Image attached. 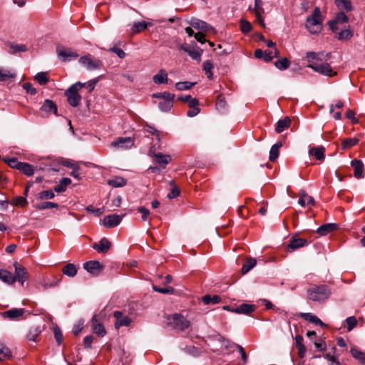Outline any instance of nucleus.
<instances>
[{"mask_svg":"<svg viewBox=\"0 0 365 365\" xmlns=\"http://www.w3.org/2000/svg\"><path fill=\"white\" fill-rule=\"evenodd\" d=\"M279 55V50L274 47V51H265L264 53V58L263 59L266 62H270L274 57H278Z\"/></svg>","mask_w":365,"mask_h":365,"instance_id":"3c124183","label":"nucleus"},{"mask_svg":"<svg viewBox=\"0 0 365 365\" xmlns=\"http://www.w3.org/2000/svg\"><path fill=\"white\" fill-rule=\"evenodd\" d=\"M149 155L153 158L155 162L163 168H165V166L172 160V158L170 155H164L162 153H155L153 148L149 150Z\"/></svg>","mask_w":365,"mask_h":365,"instance_id":"9d476101","label":"nucleus"},{"mask_svg":"<svg viewBox=\"0 0 365 365\" xmlns=\"http://www.w3.org/2000/svg\"><path fill=\"white\" fill-rule=\"evenodd\" d=\"M325 148L323 146L314 147L309 149V154L314 156L318 160H324L325 158Z\"/></svg>","mask_w":365,"mask_h":365,"instance_id":"bb28decb","label":"nucleus"},{"mask_svg":"<svg viewBox=\"0 0 365 365\" xmlns=\"http://www.w3.org/2000/svg\"><path fill=\"white\" fill-rule=\"evenodd\" d=\"M195 84V83H190L188 81L178 82L175 84V88L178 91H185L190 89Z\"/></svg>","mask_w":365,"mask_h":365,"instance_id":"bf43d9fd","label":"nucleus"},{"mask_svg":"<svg viewBox=\"0 0 365 365\" xmlns=\"http://www.w3.org/2000/svg\"><path fill=\"white\" fill-rule=\"evenodd\" d=\"M153 80L156 84L167 83L168 81V73L165 69H160L157 74H155Z\"/></svg>","mask_w":365,"mask_h":365,"instance_id":"473e14b6","label":"nucleus"},{"mask_svg":"<svg viewBox=\"0 0 365 365\" xmlns=\"http://www.w3.org/2000/svg\"><path fill=\"white\" fill-rule=\"evenodd\" d=\"M40 331L37 329H31L26 335V339L31 341H36Z\"/></svg>","mask_w":365,"mask_h":365,"instance_id":"0e129e2a","label":"nucleus"},{"mask_svg":"<svg viewBox=\"0 0 365 365\" xmlns=\"http://www.w3.org/2000/svg\"><path fill=\"white\" fill-rule=\"evenodd\" d=\"M56 52L61 61L64 62L70 61L71 58H76L78 56V53L74 52L71 48L63 46L57 47Z\"/></svg>","mask_w":365,"mask_h":365,"instance_id":"f8f14e48","label":"nucleus"},{"mask_svg":"<svg viewBox=\"0 0 365 365\" xmlns=\"http://www.w3.org/2000/svg\"><path fill=\"white\" fill-rule=\"evenodd\" d=\"M14 266L15 267V275L14 277L16 278V281L21 283V285H24V282H26L29 277L28 272L24 267L17 262H15Z\"/></svg>","mask_w":365,"mask_h":365,"instance_id":"9b49d317","label":"nucleus"},{"mask_svg":"<svg viewBox=\"0 0 365 365\" xmlns=\"http://www.w3.org/2000/svg\"><path fill=\"white\" fill-rule=\"evenodd\" d=\"M339 225L336 223H327L321 225L317 230V232L320 236H324L329 233L338 230Z\"/></svg>","mask_w":365,"mask_h":365,"instance_id":"4be33fe9","label":"nucleus"},{"mask_svg":"<svg viewBox=\"0 0 365 365\" xmlns=\"http://www.w3.org/2000/svg\"><path fill=\"white\" fill-rule=\"evenodd\" d=\"M55 197L53 191L51 190H43L38 194V198L41 200L46 199H53Z\"/></svg>","mask_w":365,"mask_h":365,"instance_id":"4d7b16f0","label":"nucleus"},{"mask_svg":"<svg viewBox=\"0 0 365 365\" xmlns=\"http://www.w3.org/2000/svg\"><path fill=\"white\" fill-rule=\"evenodd\" d=\"M240 30L242 33L247 34L252 30V25L249 21L242 19V20H240Z\"/></svg>","mask_w":365,"mask_h":365,"instance_id":"e2e57ef3","label":"nucleus"},{"mask_svg":"<svg viewBox=\"0 0 365 365\" xmlns=\"http://www.w3.org/2000/svg\"><path fill=\"white\" fill-rule=\"evenodd\" d=\"M91 326L92 331L99 336L103 337L106 334V330L97 315L93 316L91 320Z\"/></svg>","mask_w":365,"mask_h":365,"instance_id":"4468645a","label":"nucleus"},{"mask_svg":"<svg viewBox=\"0 0 365 365\" xmlns=\"http://www.w3.org/2000/svg\"><path fill=\"white\" fill-rule=\"evenodd\" d=\"M323 18L319 7H315L312 14L307 17L305 26L312 34H318L322 31Z\"/></svg>","mask_w":365,"mask_h":365,"instance_id":"f03ea898","label":"nucleus"},{"mask_svg":"<svg viewBox=\"0 0 365 365\" xmlns=\"http://www.w3.org/2000/svg\"><path fill=\"white\" fill-rule=\"evenodd\" d=\"M114 317L116 319L115 327L118 329L120 327H128L131 322V319L127 316H123V313L120 311H115L113 313Z\"/></svg>","mask_w":365,"mask_h":365,"instance_id":"6ab92c4d","label":"nucleus"},{"mask_svg":"<svg viewBox=\"0 0 365 365\" xmlns=\"http://www.w3.org/2000/svg\"><path fill=\"white\" fill-rule=\"evenodd\" d=\"M191 25L197 29L207 31L211 28L206 22L201 20H196L191 22Z\"/></svg>","mask_w":365,"mask_h":365,"instance_id":"8fccbe9b","label":"nucleus"},{"mask_svg":"<svg viewBox=\"0 0 365 365\" xmlns=\"http://www.w3.org/2000/svg\"><path fill=\"white\" fill-rule=\"evenodd\" d=\"M0 279L9 284L16 282V278L12 273L5 269H0Z\"/></svg>","mask_w":365,"mask_h":365,"instance_id":"72a5a7b5","label":"nucleus"},{"mask_svg":"<svg viewBox=\"0 0 365 365\" xmlns=\"http://www.w3.org/2000/svg\"><path fill=\"white\" fill-rule=\"evenodd\" d=\"M299 316L304 319V320L313 323L315 325H319L321 327L324 326V324L321 321V319H319L317 316L312 314V313L301 312L299 314Z\"/></svg>","mask_w":365,"mask_h":365,"instance_id":"cd10ccee","label":"nucleus"},{"mask_svg":"<svg viewBox=\"0 0 365 365\" xmlns=\"http://www.w3.org/2000/svg\"><path fill=\"white\" fill-rule=\"evenodd\" d=\"M257 261L255 258H247L242 264V267L241 269V272L242 274H247L250 270H251L255 265H256Z\"/></svg>","mask_w":365,"mask_h":365,"instance_id":"f704fd0d","label":"nucleus"},{"mask_svg":"<svg viewBox=\"0 0 365 365\" xmlns=\"http://www.w3.org/2000/svg\"><path fill=\"white\" fill-rule=\"evenodd\" d=\"M62 272L68 277H73L77 274L76 266L74 264L68 263L63 267Z\"/></svg>","mask_w":365,"mask_h":365,"instance_id":"4c0bfd02","label":"nucleus"},{"mask_svg":"<svg viewBox=\"0 0 365 365\" xmlns=\"http://www.w3.org/2000/svg\"><path fill=\"white\" fill-rule=\"evenodd\" d=\"M11 357V352L10 349L3 343L0 342V361L8 360Z\"/></svg>","mask_w":365,"mask_h":365,"instance_id":"79ce46f5","label":"nucleus"},{"mask_svg":"<svg viewBox=\"0 0 365 365\" xmlns=\"http://www.w3.org/2000/svg\"><path fill=\"white\" fill-rule=\"evenodd\" d=\"M282 146V144L281 142H278L275 144H274L269 151V160L272 162H274L276 160V159L279 156V148Z\"/></svg>","mask_w":365,"mask_h":365,"instance_id":"ea45409f","label":"nucleus"},{"mask_svg":"<svg viewBox=\"0 0 365 365\" xmlns=\"http://www.w3.org/2000/svg\"><path fill=\"white\" fill-rule=\"evenodd\" d=\"M202 301L205 304H217L221 301V298L218 295H205L202 298Z\"/></svg>","mask_w":365,"mask_h":365,"instance_id":"49530a36","label":"nucleus"},{"mask_svg":"<svg viewBox=\"0 0 365 365\" xmlns=\"http://www.w3.org/2000/svg\"><path fill=\"white\" fill-rule=\"evenodd\" d=\"M307 297L313 302H323L331 296V289L326 284L312 285L307 291Z\"/></svg>","mask_w":365,"mask_h":365,"instance_id":"f257e3e1","label":"nucleus"},{"mask_svg":"<svg viewBox=\"0 0 365 365\" xmlns=\"http://www.w3.org/2000/svg\"><path fill=\"white\" fill-rule=\"evenodd\" d=\"M175 95L171 94L170 97H166L159 103V108L161 111L166 112L170 110L173 106Z\"/></svg>","mask_w":365,"mask_h":365,"instance_id":"b1692460","label":"nucleus"},{"mask_svg":"<svg viewBox=\"0 0 365 365\" xmlns=\"http://www.w3.org/2000/svg\"><path fill=\"white\" fill-rule=\"evenodd\" d=\"M187 53L192 59L200 61L201 56L202 54V50L200 48H196L192 50L190 49V51Z\"/></svg>","mask_w":365,"mask_h":365,"instance_id":"052dcab7","label":"nucleus"},{"mask_svg":"<svg viewBox=\"0 0 365 365\" xmlns=\"http://www.w3.org/2000/svg\"><path fill=\"white\" fill-rule=\"evenodd\" d=\"M16 73L11 71L0 68V81L12 82L16 78Z\"/></svg>","mask_w":365,"mask_h":365,"instance_id":"5701e85b","label":"nucleus"},{"mask_svg":"<svg viewBox=\"0 0 365 365\" xmlns=\"http://www.w3.org/2000/svg\"><path fill=\"white\" fill-rule=\"evenodd\" d=\"M25 309L23 308H12L1 313L4 318L11 320L20 319L24 314Z\"/></svg>","mask_w":365,"mask_h":365,"instance_id":"f3484780","label":"nucleus"},{"mask_svg":"<svg viewBox=\"0 0 365 365\" xmlns=\"http://www.w3.org/2000/svg\"><path fill=\"white\" fill-rule=\"evenodd\" d=\"M198 106L199 101L197 98H194L192 99H190L189 101V110L187 113V115L190 117H194L197 115L200 111V109L198 107Z\"/></svg>","mask_w":365,"mask_h":365,"instance_id":"a878e982","label":"nucleus"},{"mask_svg":"<svg viewBox=\"0 0 365 365\" xmlns=\"http://www.w3.org/2000/svg\"><path fill=\"white\" fill-rule=\"evenodd\" d=\"M137 210L138 211V212L142 214L141 220L143 221H147L148 216L150 215L149 210L143 206H140L137 208Z\"/></svg>","mask_w":365,"mask_h":365,"instance_id":"774afa93","label":"nucleus"},{"mask_svg":"<svg viewBox=\"0 0 365 365\" xmlns=\"http://www.w3.org/2000/svg\"><path fill=\"white\" fill-rule=\"evenodd\" d=\"M348 20V16L344 12H339L335 19L329 21L328 24L331 31L336 32L338 30L337 24L346 23Z\"/></svg>","mask_w":365,"mask_h":365,"instance_id":"dca6fc26","label":"nucleus"},{"mask_svg":"<svg viewBox=\"0 0 365 365\" xmlns=\"http://www.w3.org/2000/svg\"><path fill=\"white\" fill-rule=\"evenodd\" d=\"M202 68L205 72L207 77L210 80L212 79L213 73L212 70L214 68L213 64L210 61H205L202 64Z\"/></svg>","mask_w":365,"mask_h":365,"instance_id":"09e8293b","label":"nucleus"},{"mask_svg":"<svg viewBox=\"0 0 365 365\" xmlns=\"http://www.w3.org/2000/svg\"><path fill=\"white\" fill-rule=\"evenodd\" d=\"M4 161L8 164L9 167L16 170L19 169L20 166L21 165V163H23L19 162L18 159L16 158L4 159Z\"/></svg>","mask_w":365,"mask_h":365,"instance_id":"13d9d810","label":"nucleus"},{"mask_svg":"<svg viewBox=\"0 0 365 365\" xmlns=\"http://www.w3.org/2000/svg\"><path fill=\"white\" fill-rule=\"evenodd\" d=\"M303 336L301 335H297L295 336V345L298 349V355L299 358H303L306 353V347L303 344Z\"/></svg>","mask_w":365,"mask_h":365,"instance_id":"2f4dec72","label":"nucleus"},{"mask_svg":"<svg viewBox=\"0 0 365 365\" xmlns=\"http://www.w3.org/2000/svg\"><path fill=\"white\" fill-rule=\"evenodd\" d=\"M83 267L88 272L98 275L103 269V266L98 261H89L83 264Z\"/></svg>","mask_w":365,"mask_h":365,"instance_id":"a211bd4d","label":"nucleus"},{"mask_svg":"<svg viewBox=\"0 0 365 365\" xmlns=\"http://www.w3.org/2000/svg\"><path fill=\"white\" fill-rule=\"evenodd\" d=\"M298 203L302 207H310L314 205V200L312 196L308 195L305 191H301Z\"/></svg>","mask_w":365,"mask_h":365,"instance_id":"393cba45","label":"nucleus"},{"mask_svg":"<svg viewBox=\"0 0 365 365\" xmlns=\"http://www.w3.org/2000/svg\"><path fill=\"white\" fill-rule=\"evenodd\" d=\"M255 309L256 307L254 304H242L233 310V312L237 314H250L253 312Z\"/></svg>","mask_w":365,"mask_h":365,"instance_id":"c85d7f7f","label":"nucleus"},{"mask_svg":"<svg viewBox=\"0 0 365 365\" xmlns=\"http://www.w3.org/2000/svg\"><path fill=\"white\" fill-rule=\"evenodd\" d=\"M170 186L171 189L170 192L168 194V197L169 199H173L178 197L180 192L178 187L173 182H171Z\"/></svg>","mask_w":365,"mask_h":365,"instance_id":"680f3d73","label":"nucleus"},{"mask_svg":"<svg viewBox=\"0 0 365 365\" xmlns=\"http://www.w3.org/2000/svg\"><path fill=\"white\" fill-rule=\"evenodd\" d=\"M331 58V53H324V52L309 51L306 53V59L309 63H315L314 61H327Z\"/></svg>","mask_w":365,"mask_h":365,"instance_id":"ddd939ff","label":"nucleus"},{"mask_svg":"<svg viewBox=\"0 0 365 365\" xmlns=\"http://www.w3.org/2000/svg\"><path fill=\"white\" fill-rule=\"evenodd\" d=\"M127 180L119 176H115L113 178L108 180V183L109 185L113 187H120L126 185Z\"/></svg>","mask_w":365,"mask_h":365,"instance_id":"a19ab883","label":"nucleus"},{"mask_svg":"<svg viewBox=\"0 0 365 365\" xmlns=\"http://www.w3.org/2000/svg\"><path fill=\"white\" fill-rule=\"evenodd\" d=\"M41 110L46 113H53L55 115H57V106L55 103L51 100L46 99L45 100L43 104L42 105Z\"/></svg>","mask_w":365,"mask_h":365,"instance_id":"7c9ffc66","label":"nucleus"},{"mask_svg":"<svg viewBox=\"0 0 365 365\" xmlns=\"http://www.w3.org/2000/svg\"><path fill=\"white\" fill-rule=\"evenodd\" d=\"M274 65L279 70H285L289 68L290 62L288 58H282L276 61Z\"/></svg>","mask_w":365,"mask_h":365,"instance_id":"603ef678","label":"nucleus"},{"mask_svg":"<svg viewBox=\"0 0 365 365\" xmlns=\"http://www.w3.org/2000/svg\"><path fill=\"white\" fill-rule=\"evenodd\" d=\"M19 170L27 176H31L34 171L33 166L27 163H22Z\"/></svg>","mask_w":365,"mask_h":365,"instance_id":"de8ad7c7","label":"nucleus"},{"mask_svg":"<svg viewBox=\"0 0 365 365\" xmlns=\"http://www.w3.org/2000/svg\"><path fill=\"white\" fill-rule=\"evenodd\" d=\"M254 11L256 18H260V15H262V14L264 13L262 0H255Z\"/></svg>","mask_w":365,"mask_h":365,"instance_id":"6e6d98bb","label":"nucleus"},{"mask_svg":"<svg viewBox=\"0 0 365 365\" xmlns=\"http://www.w3.org/2000/svg\"><path fill=\"white\" fill-rule=\"evenodd\" d=\"M71 183V180L68 178H62L59 183L54 187V191L56 192H63L66 191L67 186Z\"/></svg>","mask_w":365,"mask_h":365,"instance_id":"e433bc0d","label":"nucleus"},{"mask_svg":"<svg viewBox=\"0 0 365 365\" xmlns=\"http://www.w3.org/2000/svg\"><path fill=\"white\" fill-rule=\"evenodd\" d=\"M152 26L151 23L146 22V21H139V22H135L133 25L132 32L133 34H138V33L145 30L148 28V26Z\"/></svg>","mask_w":365,"mask_h":365,"instance_id":"c9c22d12","label":"nucleus"},{"mask_svg":"<svg viewBox=\"0 0 365 365\" xmlns=\"http://www.w3.org/2000/svg\"><path fill=\"white\" fill-rule=\"evenodd\" d=\"M307 244L308 241L306 239L299 238L297 235H294L290 238L285 250L288 252H292L299 248L306 246Z\"/></svg>","mask_w":365,"mask_h":365,"instance_id":"1a4fd4ad","label":"nucleus"},{"mask_svg":"<svg viewBox=\"0 0 365 365\" xmlns=\"http://www.w3.org/2000/svg\"><path fill=\"white\" fill-rule=\"evenodd\" d=\"M86 86V83L76 82L72 84L64 93L67 101L72 107H77L81 101L79 91Z\"/></svg>","mask_w":365,"mask_h":365,"instance_id":"7ed1b4c3","label":"nucleus"},{"mask_svg":"<svg viewBox=\"0 0 365 365\" xmlns=\"http://www.w3.org/2000/svg\"><path fill=\"white\" fill-rule=\"evenodd\" d=\"M350 352L354 359L358 360L361 364H365V352L356 348H351Z\"/></svg>","mask_w":365,"mask_h":365,"instance_id":"37998d69","label":"nucleus"},{"mask_svg":"<svg viewBox=\"0 0 365 365\" xmlns=\"http://www.w3.org/2000/svg\"><path fill=\"white\" fill-rule=\"evenodd\" d=\"M215 106L217 109H223L225 108L226 101L225 96L222 94L218 95Z\"/></svg>","mask_w":365,"mask_h":365,"instance_id":"338daca9","label":"nucleus"},{"mask_svg":"<svg viewBox=\"0 0 365 365\" xmlns=\"http://www.w3.org/2000/svg\"><path fill=\"white\" fill-rule=\"evenodd\" d=\"M135 143V138L131 137H118L111 143L113 148L126 150L131 148Z\"/></svg>","mask_w":365,"mask_h":365,"instance_id":"6e6552de","label":"nucleus"},{"mask_svg":"<svg viewBox=\"0 0 365 365\" xmlns=\"http://www.w3.org/2000/svg\"><path fill=\"white\" fill-rule=\"evenodd\" d=\"M35 81H36L40 85H45L48 82V74L46 72H39L34 76Z\"/></svg>","mask_w":365,"mask_h":365,"instance_id":"864d4df0","label":"nucleus"},{"mask_svg":"<svg viewBox=\"0 0 365 365\" xmlns=\"http://www.w3.org/2000/svg\"><path fill=\"white\" fill-rule=\"evenodd\" d=\"M354 34L349 29H343L337 34V39L339 41H348L351 39Z\"/></svg>","mask_w":365,"mask_h":365,"instance_id":"c03bdc74","label":"nucleus"},{"mask_svg":"<svg viewBox=\"0 0 365 365\" xmlns=\"http://www.w3.org/2000/svg\"><path fill=\"white\" fill-rule=\"evenodd\" d=\"M78 61L90 71L99 69L102 66L101 61L93 57L91 54L81 56Z\"/></svg>","mask_w":365,"mask_h":365,"instance_id":"423d86ee","label":"nucleus"},{"mask_svg":"<svg viewBox=\"0 0 365 365\" xmlns=\"http://www.w3.org/2000/svg\"><path fill=\"white\" fill-rule=\"evenodd\" d=\"M123 215H118L116 214L108 215L106 216L103 220V225L106 228L115 227L120 224L122 220Z\"/></svg>","mask_w":365,"mask_h":365,"instance_id":"2eb2a0df","label":"nucleus"},{"mask_svg":"<svg viewBox=\"0 0 365 365\" xmlns=\"http://www.w3.org/2000/svg\"><path fill=\"white\" fill-rule=\"evenodd\" d=\"M167 320L168 324L170 326L179 330H185L187 329L190 325V323L187 319L178 314H174L168 317Z\"/></svg>","mask_w":365,"mask_h":365,"instance_id":"20e7f679","label":"nucleus"},{"mask_svg":"<svg viewBox=\"0 0 365 365\" xmlns=\"http://www.w3.org/2000/svg\"><path fill=\"white\" fill-rule=\"evenodd\" d=\"M359 142V139L357 138H344L341 140V149H343V150L349 149L351 147L358 144Z\"/></svg>","mask_w":365,"mask_h":365,"instance_id":"58836bf2","label":"nucleus"},{"mask_svg":"<svg viewBox=\"0 0 365 365\" xmlns=\"http://www.w3.org/2000/svg\"><path fill=\"white\" fill-rule=\"evenodd\" d=\"M58 207V205L53 202H43L36 205V208L39 210Z\"/></svg>","mask_w":365,"mask_h":365,"instance_id":"5fc2aeb1","label":"nucleus"},{"mask_svg":"<svg viewBox=\"0 0 365 365\" xmlns=\"http://www.w3.org/2000/svg\"><path fill=\"white\" fill-rule=\"evenodd\" d=\"M335 4L339 9L351 11L352 9L351 2L349 0H335Z\"/></svg>","mask_w":365,"mask_h":365,"instance_id":"a18cd8bd","label":"nucleus"},{"mask_svg":"<svg viewBox=\"0 0 365 365\" xmlns=\"http://www.w3.org/2000/svg\"><path fill=\"white\" fill-rule=\"evenodd\" d=\"M111 246L110 242L106 237H103L98 243H94L93 248L98 252L106 253L108 251Z\"/></svg>","mask_w":365,"mask_h":365,"instance_id":"412c9836","label":"nucleus"},{"mask_svg":"<svg viewBox=\"0 0 365 365\" xmlns=\"http://www.w3.org/2000/svg\"><path fill=\"white\" fill-rule=\"evenodd\" d=\"M207 346L210 349L214 352L220 351L223 347L227 346L224 338L220 335H215L209 337L207 340Z\"/></svg>","mask_w":365,"mask_h":365,"instance_id":"0eeeda50","label":"nucleus"},{"mask_svg":"<svg viewBox=\"0 0 365 365\" xmlns=\"http://www.w3.org/2000/svg\"><path fill=\"white\" fill-rule=\"evenodd\" d=\"M11 204L16 206L24 207L27 204V200L26 197L19 196L13 198Z\"/></svg>","mask_w":365,"mask_h":365,"instance_id":"69168bd1","label":"nucleus"},{"mask_svg":"<svg viewBox=\"0 0 365 365\" xmlns=\"http://www.w3.org/2000/svg\"><path fill=\"white\" fill-rule=\"evenodd\" d=\"M291 124V119L289 117L286 116L283 119H280L277 121L275 131L277 133H281L283 132L286 128H288L290 126Z\"/></svg>","mask_w":365,"mask_h":365,"instance_id":"c756f323","label":"nucleus"},{"mask_svg":"<svg viewBox=\"0 0 365 365\" xmlns=\"http://www.w3.org/2000/svg\"><path fill=\"white\" fill-rule=\"evenodd\" d=\"M351 165L354 169V175L359 179L364 176V166L363 163L357 159H354L351 162Z\"/></svg>","mask_w":365,"mask_h":365,"instance_id":"aec40b11","label":"nucleus"},{"mask_svg":"<svg viewBox=\"0 0 365 365\" xmlns=\"http://www.w3.org/2000/svg\"><path fill=\"white\" fill-rule=\"evenodd\" d=\"M307 67L312 68L315 72L329 77H333L337 74L336 71H335L328 63H322L320 64L309 63Z\"/></svg>","mask_w":365,"mask_h":365,"instance_id":"39448f33","label":"nucleus"}]
</instances>
